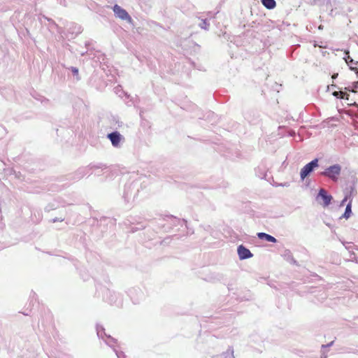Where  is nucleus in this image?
Here are the masks:
<instances>
[{
    "label": "nucleus",
    "mask_w": 358,
    "mask_h": 358,
    "mask_svg": "<svg viewBox=\"0 0 358 358\" xmlns=\"http://www.w3.org/2000/svg\"><path fill=\"white\" fill-rule=\"evenodd\" d=\"M350 69H357V68H356V67H352V66H351V67H350Z\"/></svg>",
    "instance_id": "obj_20"
},
{
    "label": "nucleus",
    "mask_w": 358,
    "mask_h": 358,
    "mask_svg": "<svg viewBox=\"0 0 358 358\" xmlns=\"http://www.w3.org/2000/svg\"><path fill=\"white\" fill-rule=\"evenodd\" d=\"M213 358H235L234 355V348L229 346L226 352H223L222 354L216 355Z\"/></svg>",
    "instance_id": "obj_8"
},
{
    "label": "nucleus",
    "mask_w": 358,
    "mask_h": 358,
    "mask_svg": "<svg viewBox=\"0 0 358 358\" xmlns=\"http://www.w3.org/2000/svg\"><path fill=\"white\" fill-rule=\"evenodd\" d=\"M351 208H352V204H351V201H350L349 203L346 206L345 211L342 216L343 217H345V219H348L350 217L351 213H352Z\"/></svg>",
    "instance_id": "obj_11"
},
{
    "label": "nucleus",
    "mask_w": 358,
    "mask_h": 358,
    "mask_svg": "<svg viewBox=\"0 0 358 358\" xmlns=\"http://www.w3.org/2000/svg\"><path fill=\"white\" fill-rule=\"evenodd\" d=\"M357 73H358V71H357Z\"/></svg>",
    "instance_id": "obj_24"
},
{
    "label": "nucleus",
    "mask_w": 358,
    "mask_h": 358,
    "mask_svg": "<svg viewBox=\"0 0 358 358\" xmlns=\"http://www.w3.org/2000/svg\"><path fill=\"white\" fill-rule=\"evenodd\" d=\"M56 221H57V219L53 220L54 222H55Z\"/></svg>",
    "instance_id": "obj_23"
},
{
    "label": "nucleus",
    "mask_w": 358,
    "mask_h": 358,
    "mask_svg": "<svg viewBox=\"0 0 358 358\" xmlns=\"http://www.w3.org/2000/svg\"><path fill=\"white\" fill-rule=\"evenodd\" d=\"M338 93V92H334V95H335V96H337Z\"/></svg>",
    "instance_id": "obj_19"
},
{
    "label": "nucleus",
    "mask_w": 358,
    "mask_h": 358,
    "mask_svg": "<svg viewBox=\"0 0 358 358\" xmlns=\"http://www.w3.org/2000/svg\"><path fill=\"white\" fill-rule=\"evenodd\" d=\"M71 71L73 73L74 75L78 74V69L76 67H71Z\"/></svg>",
    "instance_id": "obj_15"
},
{
    "label": "nucleus",
    "mask_w": 358,
    "mask_h": 358,
    "mask_svg": "<svg viewBox=\"0 0 358 358\" xmlns=\"http://www.w3.org/2000/svg\"><path fill=\"white\" fill-rule=\"evenodd\" d=\"M333 344H334V341H331V342H329L327 345H322V355H321V358H327V356L325 355V349L329 348V347H330V346H331V345H333Z\"/></svg>",
    "instance_id": "obj_12"
},
{
    "label": "nucleus",
    "mask_w": 358,
    "mask_h": 358,
    "mask_svg": "<svg viewBox=\"0 0 358 358\" xmlns=\"http://www.w3.org/2000/svg\"><path fill=\"white\" fill-rule=\"evenodd\" d=\"M319 29H322V25H320V26L319 27Z\"/></svg>",
    "instance_id": "obj_21"
},
{
    "label": "nucleus",
    "mask_w": 358,
    "mask_h": 358,
    "mask_svg": "<svg viewBox=\"0 0 358 358\" xmlns=\"http://www.w3.org/2000/svg\"><path fill=\"white\" fill-rule=\"evenodd\" d=\"M341 171V166L339 164H334L327 168L324 171L321 173V175L328 177L331 180L336 181L338 176Z\"/></svg>",
    "instance_id": "obj_1"
},
{
    "label": "nucleus",
    "mask_w": 358,
    "mask_h": 358,
    "mask_svg": "<svg viewBox=\"0 0 358 358\" xmlns=\"http://www.w3.org/2000/svg\"><path fill=\"white\" fill-rule=\"evenodd\" d=\"M345 59L346 63H348V64L351 63L353 61L352 59L349 55H348L347 57H345Z\"/></svg>",
    "instance_id": "obj_14"
},
{
    "label": "nucleus",
    "mask_w": 358,
    "mask_h": 358,
    "mask_svg": "<svg viewBox=\"0 0 358 358\" xmlns=\"http://www.w3.org/2000/svg\"><path fill=\"white\" fill-rule=\"evenodd\" d=\"M104 343L111 348L115 352L117 358H124V355L122 351L117 349V341L114 337H101Z\"/></svg>",
    "instance_id": "obj_2"
},
{
    "label": "nucleus",
    "mask_w": 358,
    "mask_h": 358,
    "mask_svg": "<svg viewBox=\"0 0 358 358\" xmlns=\"http://www.w3.org/2000/svg\"><path fill=\"white\" fill-rule=\"evenodd\" d=\"M331 199L332 196L331 195H328L325 189H320L317 196V200L321 205L324 207L328 206L330 204Z\"/></svg>",
    "instance_id": "obj_5"
},
{
    "label": "nucleus",
    "mask_w": 358,
    "mask_h": 358,
    "mask_svg": "<svg viewBox=\"0 0 358 358\" xmlns=\"http://www.w3.org/2000/svg\"><path fill=\"white\" fill-rule=\"evenodd\" d=\"M318 166V159H315L306 166H304L300 172V176L301 180H304L306 177H307L315 168Z\"/></svg>",
    "instance_id": "obj_4"
},
{
    "label": "nucleus",
    "mask_w": 358,
    "mask_h": 358,
    "mask_svg": "<svg viewBox=\"0 0 358 358\" xmlns=\"http://www.w3.org/2000/svg\"><path fill=\"white\" fill-rule=\"evenodd\" d=\"M257 236L260 239H264L266 240V241H268V242H271V243H276L277 242V240L275 237L269 235V234H267L266 233H263V232H259L257 234Z\"/></svg>",
    "instance_id": "obj_9"
},
{
    "label": "nucleus",
    "mask_w": 358,
    "mask_h": 358,
    "mask_svg": "<svg viewBox=\"0 0 358 358\" xmlns=\"http://www.w3.org/2000/svg\"><path fill=\"white\" fill-rule=\"evenodd\" d=\"M262 3L268 9H273L276 6L275 0H262Z\"/></svg>",
    "instance_id": "obj_10"
},
{
    "label": "nucleus",
    "mask_w": 358,
    "mask_h": 358,
    "mask_svg": "<svg viewBox=\"0 0 358 358\" xmlns=\"http://www.w3.org/2000/svg\"><path fill=\"white\" fill-rule=\"evenodd\" d=\"M238 254L241 259H245L252 257L251 252L243 245L238 246Z\"/></svg>",
    "instance_id": "obj_6"
},
{
    "label": "nucleus",
    "mask_w": 358,
    "mask_h": 358,
    "mask_svg": "<svg viewBox=\"0 0 358 358\" xmlns=\"http://www.w3.org/2000/svg\"><path fill=\"white\" fill-rule=\"evenodd\" d=\"M113 12L115 16L122 20H126L129 23L132 22V19L127 12L126 10L120 7V6L115 4L113 8Z\"/></svg>",
    "instance_id": "obj_3"
},
{
    "label": "nucleus",
    "mask_w": 358,
    "mask_h": 358,
    "mask_svg": "<svg viewBox=\"0 0 358 358\" xmlns=\"http://www.w3.org/2000/svg\"><path fill=\"white\" fill-rule=\"evenodd\" d=\"M338 76V73H334L333 76H332V78L333 79H335L336 78H337Z\"/></svg>",
    "instance_id": "obj_18"
},
{
    "label": "nucleus",
    "mask_w": 358,
    "mask_h": 358,
    "mask_svg": "<svg viewBox=\"0 0 358 358\" xmlns=\"http://www.w3.org/2000/svg\"><path fill=\"white\" fill-rule=\"evenodd\" d=\"M347 199H348V197H347V196H345V197L343 199V200L342 201V202H341V205H343V204H344V203L347 201Z\"/></svg>",
    "instance_id": "obj_17"
},
{
    "label": "nucleus",
    "mask_w": 358,
    "mask_h": 358,
    "mask_svg": "<svg viewBox=\"0 0 358 358\" xmlns=\"http://www.w3.org/2000/svg\"><path fill=\"white\" fill-rule=\"evenodd\" d=\"M345 54H346V55H348V54H349V52H348V51L345 52Z\"/></svg>",
    "instance_id": "obj_22"
},
{
    "label": "nucleus",
    "mask_w": 358,
    "mask_h": 358,
    "mask_svg": "<svg viewBox=\"0 0 358 358\" xmlns=\"http://www.w3.org/2000/svg\"><path fill=\"white\" fill-rule=\"evenodd\" d=\"M208 24L207 23L206 20H203L202 22L200 23L199 26L201 29H208Z\"/></svg>",
    "instance_id": "obj_13"
},
{
    "label": "nucleus",
    "mask_w": 358,
    "mask_h": 358,
    "mask_svg": "<svg viewBox=\"0 0 358 358\" xmlns=\"http://www.w3.org/2000/svg\"><path fill=\"white\" fill-rule=\"evenodd\" d=\"M108 138L110 140L113 146L117 147L119 145L122 136L117 131L112 132L108 135Z\"/></svg>",
    "instance_id": "obj_7"
},
{
    "label": "nucleus",
    "mask_w": 358,
    "mask_h": 358,
    "mask_svg": "<svg viewBox=\"0 0 358 358\" xmlns=\"http://www.w3.org/2000/svg\"><path fill=\"white\" fill-rule=\"evenodd\" d=\"M103 331V329H102V328H101V330H99V329H97V334H98V335H99V334L102 335Z\"/></svg>",
    "instance_id": "obj_16"
}]
</instances>
